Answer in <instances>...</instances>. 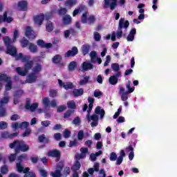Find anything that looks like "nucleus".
<instances>
[{
	"label": "nucleus",
	"mask_w": 177,
	"mask_h": 177,
	"mask_svg": "<svg viewBox=\"0 0 177 177\" xmlns=\"http://www.w3.org/2000/svg\"><path fill=\"white\" fill-rule=\"evenodd\" d=\"M66 6H74V5H77V0H66L65 1Z\"/></svg>",
	"instance_id": "79ce46f5"
},
{
	"label": "nucleus",
	"mask_w": 177,
	"mask_h": 177,
	"mask_svg": "<svg viewBox=\"0 0 177 177\" xmlns=\"http://www.w3.org/2000/svg\"><path fill=\"white\" fill-rule=\"evenodd\" d=\"M55 140L59 141L62 140V133H55L53 136Z\"/></svg>",
	"instance_id": "e2e57ef3"
},
{
	"label": "nucleus",
	"mask_w": 177,
	"mask_h": 177,
	"mask_svg": "<svg viewBox=\"0 0 177 177\" xmlns=\"http://www.w3.org/2000/svg\"><path fill=\"white\" fill-rule=\"evenodd\" d=\"M87 21L88 24L90 25L95 24V21H96V18H95L94 15H91L89 17L87 18Z\"/></svg>",
	"instance_id": "8fccbe9b"
},
{
	"label": "nucleus",
	"mask_w": 177,
	"mask_h": 177,
	"mask_svg": "<svg viewBox=\"0 0 177 177\" xmlns=\"http://www.w3.org/2000/svg\"><path fill=\"white\" fill-rule=\"evenodd\" d=\"M7 103H9V97H4L0 100V106H3V104H7Z\"/></svg>",
	"instance_id": "4d7b16f0"
},
{
	"label": "nucleus",
	"mask_w": 177,
	"mask_h": 177,
	"mask_svg": "<svg viewBox=\"0 0 177 177\" xmlns=\"http://www.w3.org/2000/svg\"><path fill=\"white\" fill-rule=\"evenodd\" d=\"M126 88L128 89L127 92L131 91L130 93H132L135 91V87H131V80L127 81Z\"/></svg>",
	"instance_id": "c03bdc74"
},
{
	"label": "nucleus",
	"mask_w": 177,
	"mask_h": 177,
	"mask_svg": "<svg viewBox=\"0 0 177 177\" xmlns=\"http://www.w3.org/2000/svg\"><path fill=\"white\" fill-rule=\"evenodd\" d=\"M91 50V45L86 44L82 46V53L84 56H86Z\"/></svg>",
	"instance_id": "b1692460"
},
{
	"label": "nucleus",
	"mask_w": 177,
	"mask_h": 177,
	"mask_svg": "<svg viewBox=\"0 0 177 177\" xmlns=\"http://www.w3.org/2000/svg\"><path fill=\"white\" fill-rule=\"evenodd\" d=\"M9 147L11 149H14V153H10L8 156V161L10 162H15L17 158V154L20 153H27L30 151V145H27L24 140H15L9 144Z\"/></svg>",
	"instance_id": "f03ea898"
},
{
	"label": "nucleus",
	"mask_w": 177,
	"mask_h": 177,
	"mask_svg": "<svg viewBox=\"0 0 177 177\" xmlns=\"http://www.w3.org/2000/svg\"><path fill=\"white\" fill-rule=\"evenodd\" d=\"M8 172H9V169H8V166L6 165H3L1 167V173L3 175H6V174H8Z\"/></svg>",
	"instance_id": "09e8293b"
},
{
	"label": "nucleus",
	"mask_w": 177,
	"mask_h": 177,
	"mask_svg": "<svg viewBox=\"0 0 177 177\" xmlns=\"http://www.w3.org/2000/svg\"><path fill=\"white\" fill-rule=\"evenodd\" d=\"M38 140L39 143H45L46 145H49L50 143V139L49 137L45 136V134H42L38 137Z\"/></svg>",
	"instance_id": "412c9836"
},
{
	"label": "nucleus",
	"mask_w": 177,
	"mask_h": 177,
	"mask_svg": "<svg viewBox=\"0 0 177 177\" xmlns=\"http://www.w3.org/2000/svg\"><path fill=\"white\" fill-rule=\"evenodd\" d=\"M91 82H92L91 81V76L84 75L80 77L79 85H80V86H84V85H86L87 84H91Z\"/></svg>",
	"instance_id": "9b49d317"
},
{
	"label": "nucleus",
	"mask_w": 177,
	"mask_h": 177,
	"mask_svg": "<svg viewBox=\"0 0 177 177\" xmlns=\"http://www.w3.org/2000/svg\"><path fill=\"white\" fill-rule=\"evenodd\" d=\"M13 18L8 17V12L5 11L2 15H0V23H12Z\"/></svg>",
	"instance_id": "f3484780"
},
{
	"label": "nucleus",
	"mask_w": 177,
	"mask_h": 177,
	"mask_svg": "<svg viewBox=\"0 0 177 177\" xmlns=\"http://www.w3.org/2000/svg\"><path fill=\"white\" fill-rule=\"evenodd\" d=\"M74 113H75V110H68L66 113H64V118H70V117H71Z\"/></svg>",
	"instance_id": "58836bf2"
},
{
	"label": "nucleus",
	"mask_w": 177,
	"mask_h": 177,
	"mask_svg": "<svg viewBox=\"0 0 177 177\" xmlns=\"http://www.w3.org/2000/svg\"><path fill=\"white\" fill-rule=\"evenodd\" d=\"M76 55H78V48L73 46L64 54V57H74Z\"/></svg>",
	"instance_id": "f8f14e48"
},
{
	"label": "nucleus",
	"mask_w": 177,
	"mask_h": 177,
	"mask_svg": "<svg viewBox=\"0 0 177 177\" xmlns=\"http://www.w3.org/2000/svg\"><path fill=\"white\" fill-rule=\"evenodd\" d=\"M28 50L31 53H37V52H38V46L32 43H30L28 46Z\"/></svg>",
	"instance_id": "7c9ffc66"
},
{
	"label": "nucleus",
	"mask_w": 177,
	"mask_h": 177,
	"mask_svg": "<svg viewBox=\"0 0 177 177\" xmlns=\"http://www.w3.org/2000/svg\"><path fill=\"white\" fill-rule=\"evenodd\" d=\"M75 68H77V62L75 61L71 62L68 66V71H74Z\"/></svg>",
	"instance_id": "2f4dec72"
},
{
	"label": "nucleus",
	"mask_w": 177,
	"mask_h": 177,
	"mask_svg": "<svg viewBox=\"0 0 177 177\" xmlns=\"http://www.w3.org/2000/svg\"><path fill=\"white\" fill-rule=\"evenodd\" d=\"M73 93L75 97H78V96H82V95H84V89L83 88L75 89L73 90Z\"/></svg>",
	"instance_id": "c756f323"
},
{
	"label": "nucleus",
	"mask_w": 177,
	"mask_h": 177,
	"mask_svg": "<svg viewBox=\"0 0 177 177\" xmlns=\"http://www.w3.org/2000/svg\"><path fill=\"white\" fill-rule=\"evenodd\" d=\"M95 113L100 115V118L102 119L104 117L106 112L104 111V109H102L100 106H97L95 109Z\"/></svg>",
	"instance_id": "393cba45"
},
{
	"label": "nucleus",
	"mask_w": 177,
	"mask_h": 177,
	"mask_svg": "<svg viewBox=\"0 0 177 177\" xmlns=\"http://www.w3.org/2000/svg\"><path fill=\"white\" fill-rule=\"evenodd\" d=\"M129 27V21L126 20L125 18H120L119 20V24L118 26V31L116 32L117 38L120 39L122 37V28L127 30Z\"/></svg>",
	"instance_id": "20e7f679"
},
{
	"label": "nucleus",
	"mask_w": 177,
	"mask_h": 177,
	"mask_svg": "<svg viewBox=\"0 0 177 177\" xmlns=\"http://www.w3.org/2000/svg\"><path fill=\"white\" fill-rule=\"evenodd\" d=\"M62 21L65 26H68L71 24V21H72L71 16H70V15H64V17L62 18Z\"/></svg>",
	"instance_id": "a878e982"
},
{
	"label": "nucleus",
	"mask_w": 177,
	"mask_h": 177,
	"mask_svg": "<svg viewBox=\"0 0 177 177\" xmlns=\"http://www.w3.org/2000/svg\"><path fill=\"white\" fill-rule=\"evenodd\" d=\"M94 39L97 41H100L102 39V36L97 32H94Z\"/></svg>",
	"instance_id": "338daca9"
},
{
	"label": "nucleus",
	"mask_w": 177,
	"mask_h": 177,
	"mask_svg": "<svg viewBox=\"0 0 177 177\" xmlns=\"http://www.w3.org/2000/svg\"><path fill=\"white\" fill-rule=\"evenodd\" d=\"M47 156L55 158L56 162H59V161H60V158L62 157V152L59 150L53 149L48 151Z\"/></svg>",
	"instance_id": "423d86ee"
},
{
	"label": "nucleus",
	"mask_w": 177,
	"mask_h": 177,
	"mask_svg": "<svg viewBox=\"0 0 177 177\" xmlns=\"http://www.w3.org/2000/svg\"><path fill=\"white\" fill-rule=\"evenodd\" d=\"M18 10L21 12H26L27 10V8H28V3L27 1H20L17 4Z\"/></svg>",
	"instance_id": "a211bd4d"
},
{
	"label": "nucleus",
	"mask_w": 177,
	"mask_h": 177,
	"mask_svg": "<svg viewBox=\"0 0 177 177\" xmlns=\"http://www.w3.org/2000/svg\"><path fill=\"white\" fill-rule=\"evenodd\" d=\"M110 161H116L117 160V153L115 152H111L109 157Z\"/></svg>",
	"instance_id": "680f3d73"
},
{
	"label": "nucleus",
	"mask_w": 177,
	"mask_h": 177,
	"mask_svg": "<svg viewBox=\"0 0 177 177\" xmlns=\"http://www.w3.org/2000/svg\"><path fill=\"white\" fill-rule=\"evenodd\" d=\"M28 127H30V123H28V122H22L21 124H19V128L23 129H27Z\"/></svg>",
	"instance_id": "6e6d98bb"
},
{
	"label": "nucleus",
	"mask_w": 177,
	"mask_h": 177,
	"mask_svg": "<svg viewBox=\"0 0 177 177\" xmlns=\"http://www.w3.org/2000/svg\"><path fill=\"white\" fill-rule=\"evenodd\" d=\"M58 82L59 86H62L64 89H73V88H74V86L73 85L72 82L64 83L61 80H58Z\"/></svg>",
	"instance_id": "6ab92c4d"
},
{
	"label": "nucleus",
	"mask_w": 177,
	"mask_h": 177,
	"mask_svg": "<svg viewBox=\"0 0 177 177\" xmlns=\"http://www.w3.org/2000/svg\"><path fill=\"white\" fill-rule=\"evenodd\" d=\"M8 128V122L1 121L0 122V130L3 131Z\"/></svg>",
	"instance_id": "13d9d810"
},
{
	"label": "nucleus",
	"mask_w": 177,
	"mask_h": 177,
	"mask_svg": "<svg viewBox=\"0 0 177 177\" xmlns=\"http://www.w3.org/2000/svg\"><path fill=\"white\" fill-rule=\"evenodd\" d=\"M24 177H37L34 171H30V167H25Z\"/></svg>",
	"instance_id": "bb28decb"
},
{
	"label": "nucleus",
	"mask_w": 177,
	"mask_h": 177,
	"mask_svg": "<svg viewBox=\"0 0 177 177\" xmlns=\"http://www.w3.org/2000/svg\"><path fill=\"white\" fill-rule=\"evenodd\" d=\"M46 31H48V32H52V31H53V24L50 21L48 22L46 25Z\"/></svg>",
	"instance_id": "a18cd8bd"
},
{
	"label": "nucleus",
	"mask_w": 177,
	"mask_h": 177,
	"mask_svg": "<svg viewBox=\"0 0 177 177\" xmlns=\"http://www.w3.org/2000/svg\"><path fill=\"white\" fill-rule=\"evenodd\" d=\"M78 140H82L84 139V131L80 130L77 133Z\"/></svg>",
	"instance_id": "69168bd1"
},
{
	"label": "nucleus",
	"mask_w": 177,
	"mask_h": 177,
	"mask_svg": "<svg viewBox=\"0 0 177 177\" xmlns=\"http://www.w3.org/2000/svg\"><path fill=\"white\" fill-rule=\"evenodd\" d=\"M10 80H11V78H10V77H8V75H6L5 73H1L0 75V81L1 82H7Z\"/></svg>",
	"instance_id": "c9c22d12"
},
{
	"label": "nucleus",
	"mask_w": 177,
	"mask_h": 177,
	"mask_svg": "<svg viewBox=\"0 0 177 177\" xmlns=\"http://www.w3.org/2000/svg\"><path fill=\"white\" fill-rule=\"evenodd\" d=\"M67 107L68 109H71V110H75V109H77V104L73 100L68 101L67 102Z\"/></svg>",
	"instance_id": "72a5a7b5"
},
{
	"label": "nucleus",
	"mask_w": 177,
	"mask_h": 177,
	"mask_svg": "<svg viewBox=\"0 0 177 177\" xmlns=\"http://www.w3.org/2000/svg\"><path fill=\"white\" fill-rule=\"evenodd\" d=\"M80 168H81V162H80V161L76 160L75 164L73 165L72 169L73 171H77L78 170H80Z\"/></svg>",
	"instance_id": "4c0bfd02"
},
{
	"label": "nucleus",
	"mask_w": 177,
	"mask_h": 177,
	"mask_svg": "<svg viewBox=\"0 0 177 177\" xmlns=\"http://www.w3.org/2000/svg\"><path fill=\"white\" fill-rule=\"evenodd\" d=\"M75 30L71 28L70 30H66L64 32V35L65 38H68L70 37V34H75Z\"/></svg>",
	"instance_id": "a19ab883"
},
{
	"label": "nucleus",
	"mask_w": 177,
	"mask_h": 177,
	"mask_svg": "<svg viewBox=\"0 0 177 177\" xmlns=\"http://www.w3.org/2000/svg\"><path fill=\"white\" fill-rule=\"evenodd\" d=\"M70 172H71V171L70 170V167H65L62 173V176L63 177L68 176V175H70Z\"/></svg>",
	"instance_id": "603ef678"
},
{
	"label": "nucleus",
	"mask_w": 177,
	"mask_h": 177,
	"mask_svg": "<svg viewBox=\"0 0 177 177\" xmlns=\"http://www.w3.org/2000/svg\"><path fill=\"white\" fill-rule=\"evenodd\" d=\"M82 68L83 71H88V70H92V68H93V64L89 62H84L82 64Z\"/></svg>",
	"instance_id": "5701e85b"
},
{
	"label": "nucleus",
	"mask_w": 177,
	"mask_h": 177,
	"mask_svg": "<svg viewBox=\"0 0 177 177\" xmlns=\"http://www.w3.org/2000/svg\"><path fill=\"white\" fill-rule=\"evenodd\" d=\"M51 176L53 177H62L63 176V174H62L60 170H55L54 172L51 173Z\"/></svg>",
	"instance_id": "864d4df0"
},
{
	"label": "nucleus",
	"mask_w": 177,
	"mask_h": 177,
	"mask_svg": "<svg viewBox=\"0 0 177 177\" xmlns=\"http://www.w3.org/2000/svg\"><path fill=\"white\" fill-rule=\"evenodd\" d=\"M104 9L109 8L110 10L113 11L118 6V0H104Z\"/></svg>",
	"instance_id": "39448f33"
},
{
	"label": "nucleus",
	"mask_w": 177,
	"mask_h": 177,
	"mask_svg": "<svg viewBox=\"0 0 177 177\" xmlns=\"http://www.w3.org/2000/svg\"><path fill=\"white\" fill-rule=\"evenodd\" d=\"M124 157H125V151L121 150L120 152V156L116 159V165H121V164H122Z\"/></svg>",
	"instance_id": "4be33fe9"
},
{
	"label": "nucleus",
	"mask_w": 177,
	"mask_h": 177,
	"mask_svg": "<svg viewBox=\"0 0 177 177\" xmlns=\"http://www.w3.org/2000/svg\"><path fill=\"white\" fill-rule=\"evenodd\" d=\"M135 35H136V28H132L127 37V41L128 42H132L135 39Z\"/></svg>",
	"instance_id": "aec40b11"
},
{
	"label": "nucleus",
	"mask_w": 177,
	"mask_h": 177,
	"mask_svg": "<svg viewBox=\"0 0 177 177\" xmlns=\"http://www.w3.org/2000/svg\"><path fill=\"white\" fill-rule=\"evenodd\" d=\"M6 82L7 84L5 86L6 91H10L12 89V80L10 79Z\"/></svg>",
	"instance_id": "de8ad7c7"
},
{
	"label": "nucleus",
	"mask_w": 177,
	"mask_h": 177,
	"mask_svg": "<svg viewBox=\"0 0 177 177\" xmlns=\"http://www.w3.org/2000/svg\"><path fill=\"white\" fill-rule=\"evenodd\" d=\"M8 112L6 111V108L3 106H0V118H3V117H6Z\"/></svg>",
	"instance_id": "ea45409f"
},
{
	"label": "nucleus",
	"mask_w": 177,
	"mask_h": 177,
	"mask_svg": "<svg viewBox=\"0 0 177 177\" xmlns=\"http://www.w3.org/2000/svg\"><path fill=\"white\" fill-rule=\"evenodd\" d=\"M71 135V131L68 129H65L64 131V138H70V136Z\"/></svg>",
	"instance_id": "0e129e2a"
},
{
	"label": "nucleus",
	"mask_w": 177,
	"mask_h": 177,
	"mask_svg": "<svg viewBox=\"0 0 177 177\" xmlns=\"http://www.w3.org/2000/svg\"><path fill=\"white\" fill-rule=\"evenodd\" d=\"M86 117H87V120L88 122L89 121H93V122L99 121V117H97V115L94 114L91 116V115L89 113H87Z\"/></svg>",
	"instance_id": "f704fd0d"
},
{
	"label": "nucleus",
	"mask_w": 177,
	"mask_h": 177,
	"mask_svg": "<svg viewBox=\"0 0 177 177\" xmlns=\"http://www.w3.org/2000/svg\"><path fill=\"white\" fill-rule=\"evenodd\" d=\"M131 93V91H125L124 87H120L119 94L121 95V100L122 102H127L128 100V95Z\"/></svg>",
	"instance_id": "ddd939ff"
},
{
	"label": "nucleus",
	"mask_w": 177,
	"mask_h": 177,
	"mask_svg": "<svg viewBox=\"0 0 177 177\" xmlns=\"http://www.w3.org/2000/svg\"><path fill=\"white\" fill-rule=\"evenodd\" d=\"M121 77V72L116 73L114 75L109 77V81L111 85H117L118 83V77Z\"/></svg>",
	"instance_id": "dca6fc26"
},
{
	"label": "nucleus",
	"mask_w": 177,
	"mask_h": 177,
	"mask_svg": "<svg viewBox=\"0 0 177 177\" xmlns=\"http://www.w3.org/2000/svg\"><path fill=\"white\" fill-rule=\"evenodd\" d=\"M20 131H17L15 133H10L9 131H3L1 133V139H15V138H17V136H19V133Z\"/></svg>",
	"instance_id": "0eeeda50"
},
{
	"label": "nucleus",
	"mask_w": 177,
	"mask_h": 177,
	"mask_svg": "<svg viewBox=\"0 0 177 177\" xmlns=\"http://www.w3.org/2000/svg\"><path fill=\"white\" fill-rule=\"evenodd\" d=\"M44 20L45 15L43 13H41L39 15H36L34 17L35 24H37V26H42Z\"/></svg>",
	"instance_id": "2eb2a0df"
},
{
	"label": "nucleus",
	"mask_w": 177,
	"mask_h": 177,
	"mask_svg": "<svg viewBox=\"0 0 177 177\" xmlns=\"http://www.w3.org/2000/svg\"><path fill=\"white\" fill-rule=\"evenodd\" d=\"M21 48H27V46H30V41L28 39H26V37H23L20 41Z\"/></svg>",
	"instance_id": "c85d7f7f"
},
{
	"label": "nucleus",
	"mask_w": 177,
	"mask_h": 177,
	"mask_svg": "<svg viewBox=\"0 0 177 177\" xmlns=\"http://www.w3.org/2000/svg\"><path fill=\"white\" fill-rule=\"evenodd\" d=\"M37 62H38L35 64V66L34 67L32 66L31 69H30L32 70V72L28 75L27 81L28 84H32L35 82L38 78V74L42 71V64H41V59H38Z\"/></svg>",
	"instance_id": "7ed1b4c3"
},
{
	"label": "nucleus",
	"mask_w": 177,
	"mask_h": 177,
	"mask_svg": "<svg viewBox=\"0 0 177 177\" xmlns=\"http://www.w3.org/2000/svg\"><path fill=\"white\" fill-rule=\"evenodd\" d=\"M111 68L115 71V73H121L120 71V64L117 63H113L111 64Z\"/></svg>",
	"instance_id": "37998d69"
},
{
	"label": "nucleus",
	"mask_w": 177,
	"mask_h": 177,
	"mask_svg": "<svg viewBox=\"0 0 177 177\" xmlns=\"http://www.w3.org/2000/svg\"><path fill=\"white\" fill-rule=\"evenodd\" d=\"M23 160H27V153H22L17 157V164H22Z\"/></svg>",
	"instance_id": "e433bc0d"
},
{
	"label": "nucleus",
	"mask_w": 177,
	"mask_h": 177,
	"mask_svg": "<svg viewBox=\"0 0 177 177\" xmlns=\"http://www.w3.org/2000/svg\"><path fill=\"white\" fill-rule=\"evenodd\" d=\"M16 167H17V169L18 172H19V174H21V172H23V174H24V171H26V168L23 167V166H21V163H17Z\"/></svg>",
	"instance_id": "49530a36"
},
{
	"label": "nucleus",
	"mask_w": 177,
	"mask_h": 177,
	"mask_svg": "<svg viewBox=\"0 0 177 177\" xmlns=\"http://www.w3.org/2000/svg\"><path fill=\"white\" fill-rule=\"evenodd\" d=\"M24 93V91L23 90H17L16 91H15L14 94H13V97H14V104H18L19 103V99H20V97H21V96H23V94Z\"/></svg>",
	"instance_id": "4468645a"
},
{
	"label": "nucleus",
	"mask_w": 177,
	"mask_h": 177,
	"mask_svg": "<svg viewBox=\"0 0 177 177\" xmlns=\"http://www.w3.org/2000/svg\"><path fill=\"white\" fill-rule=\"evenodd\" d=\"M42 103L46 109H47V107H49L50 106L53 108L57 107V101H56V100H53L50 102L49 100V97H48L43 98Z\"/></svg>",
	"instance_id": "1a4fd4ad"
},
{
	"label": "nucleus",
	"mask_w": 177,
	"mask_h": 177,
	"mask_svg": "<svg viewBox=\"0 0 177 177\" xmlns=\"http://www.w3.org/2000/svg\"><path fill=\"white\" fill-rule=\"evenodd\" d=\"M7 53L16 57V60H21L22 63H25L24 65V71L20 67L16 68V71L19 75L21 77H26L28 74V71L32 68L34 66V61L31 60L30 55H23V53H20L17 55V49L12 46L7 48Z\"/></svg>",
	"instance_id": "f257e3e1"
},
{
	"label": "nucleus",
	"mask_w": 177,
	"mask_h": 177,
	"mask_svg": "<svg viewBox=\"0 0 177 177\" xmlns=\"http://www.w3.org/2000/svg\"><path fill=\"white\" fill-rule=\"evenodd\" d=\"M49 96L50 97H56V96H57V91L53 89L50 90Z\"/></svg>",
	"instance_id": "052dcab7"
},
{
	"label": "nucleus",
	"mask_w": 177,
	"mask_h": 177,
	"mask_svg": "<svg viewBox=\"0 0 177 177\" xmlns=\"http://www.w3.org/2000/svg\"><path fill=\"white\" fill-rule=\"evenodd\" d=\"M25 35L28 39H35L37 38V35L31 26H27L26 28Z\"/></svg>",
	"instance_id": "9d476101"
},
{
	"label": "nucleus",
	"mask_w": 177,
	"mask_h": 177,
	"mask_svg": "<svg viewBox=\"0 0 177 177\" xmlns=\"http://www.w3.org/2000/svg\"><path fill=\"white\" fill-rule=\"evenodd\" d=\"M3 39L6 48L12 46V40L10 39V37H9V36L3 37Z\"/></svg>",
	"instance_id": "473e14b6"
},
{
	"label": "nucleus",
	"mask_w": 177,
	"mask_h": 177,
	"mask_svg": "<svg viewBox=\"0 0 177 177\" xmlns=\"http://www.w3.org/2000/svg\"><path fill=\"white\" fill-rule=\"evenodd\" d=\"M62 60L63 57H62V55L59 54L55 55L52 59L53 63H54V64H59L62 62Z\"/></svg>",
	"instance_id": "cd10ccee"
},
{
	"label": "nucleus",
	"mask_w": 177,
	"mask_h": 177,
	"mask_svg": "<svg viewBox=\"0 0 177 177\" xmlns=\"http://www.w3.org/2000/svg\"><path fill=\"white\" fill-rule=\"evenodd\" d=\"M25 109L26 110H30V111H35L36 109H38V102H35L31 104V99L27 98L25 103Z\"/></svg>",
	"instance_id": "6e6552de"
},
{
	"label": "nucleus",
	"mask_w": 177,
	"mask_h": 177,
	"mask_svg": "<svg viewBox=\"0 0 177 177\" xmlns=\"http://www.w3.org/2000/svg\"><path fill=\"white\" fill-rule=\"evenodd\" d=\"M67 13V8H61L58 10V15L59 16H66V14Z\"/></svg>",
	"instance_id": "bf43d9fd"
},
{
	"label": "nucleus",
	"mask_w": 177,
	"mask_h": 177,
	"mask_svg": "<svg viewBox=\"0 0 177 177\" xmlns=\"http://www.w3.org/2000/svg\"><path fill=\"white\" fill-rule=\"evenodd\" d=\"M81 20L83 24L88 23V12H84L82 14Z\"/></svg>",
	"instance_id": "3c124183"
},
{
	"label": "nucleus",
	"mask_w": 177,
	"mask_h": 177,
	"mask_svg": "<svg viewBox=\"0 0 177 177\" xmlns=\"http://www.w3.org/2000/svg\"><path fill=\"white\" fill-rule=\"evenodd\" d=\"M100 96H103V93H102V91H100V90H95L94 91V97H99Z\"/></svg>",
	"instance_id": "774afa93"
},
{
	"label": "nucleus",
	"mask_w": 177,
	"mask_h": 177,
	"mask_svg": "<svg viewBox=\"0 0 177 177\" xmlns=\"http://www.w3.org/2000/svg\"><path fill=\"white\" fill-rule=\"evenodd\" d=\"M85 9V6H82L79 8V9H75L73 12V17H75L78 13H80V10H84Z\"/></svg>",
	"instance_id": "5fc2aeb1"
}]
</instances>
